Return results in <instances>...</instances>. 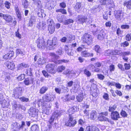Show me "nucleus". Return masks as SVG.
Returning a JSON list of instances; mask_svg holds the SVG:
<instances>
[{"mask_svg":"<svg viewBox=\"0 0 131 131\" xmlns=\"http://www.w3.org/2000/svg\"><path fill=\"white\" fill-rule=\"evenodd\" d=\"M26 126L25 123L24 121H22L21 122V124L20 126L19 129H23V128H24Z\"/></svg>","mask_w":131,"mask_h":131,"instance_id":"obj_62","label":"nucleus"},{"mask_svg":"<svg viewBox=\"0 0 131 131\" xmlns=\"http://www.w3.org/2000/svg\"><path fill=\"white\" fill-rule=\"evenodd\" d=\"M73 21L72 19H70L66 20L64 22V23L65 25H68L70 23H73Z\"/></svg>","mask_w":131,"mask_h":131,"instance_id":"obj_43","label":"nucleus"},{"mask_svg":"<svg viewBox=\"0 0 131 131\" xmlns=\"http://www.w3.org/2000/svg\"><path fill=\"white\" fill-rule=\"evenodd\" d=\"M123 5L124 6H126L128 9H131V1H125Z\"/></svg>","mask_w":131,"mask_h":131,"instance_id":"obj_24","label":"nucleus"},{"mask_svg":"<svg viewBox=\"0 0 131 131\" xmlns=\"http://www.w3.org/2000/svg\"><path fill=\"white\" fill-rule=\"evenodd\" d=\"M8 53L9 54L10 59L12 57H13L14 54V52L13 51H9V53Z\"/></svg>","mask_w":131,"mask_h":131,"instance_id":"obj_57","label":"nucleus"},{"mask_svg":"<svg viewBox=\"0 0 131 131\" xmlns=\"http://www.w3.org/2000/svg\"><path fill=\"white\" fill-rule=\"evenodd\" d=\"M85 48L86 47L84 45H81V47H79L76 49L75 52H80L83 50V48Z\"/></svg>","mask_w":131,"mask_h":131,"instance_id":"obj_36","label":"nucleus"},{"mask_svg":"<svg viewBox=\"0 0 131 131\" xmlns=\"http://www.w3.org/2000/svg\"><path fill=\"white\" fill-rule=\"evenodd\" d=\"M37 62L39 64L41 65L45 63L46 61L45 59L43 57H42L39 58Z\"/></svg>","mask_w":131,"mask_h":131,"instance_id":"obj_28","label":"nucleus"},{"mask_svg":"<svg viewBox=\"0 0 131 131\" xmlns=\"http://www.w3.org/2000/svg\"><path fill=\"white\" fill-rule=\"evenodd\" d=\"M6 66L8 69L13 70L15 68V65L13 61H7L5 63Z\"/></svg>","mask_w":131,"mask_h":131,"instance_id":"obj_14","label":"nucleus"},{"mask_svg":"<svg viewBox=\"0 0 131 131\" xmlns=\"http://www.w3.org/2000/svg\"><path fill=\"white\" fill-rule=\"evenodd\" d=\"M4 5L5 7L6 8L9 9L10 8L11 4L8 1H6L4 3Z\"/></svg>","mask_w":131,"mask_h":131,"instance_id":"obj_48","label":"nucleus"},{"mask_svg":"<svg viewBox=\"0 0 131 131\" xmlns=\"http://www.w3.org/2000/svg\"><path fill=\"white\" fill-rule=\"evenodd\" d=\"M65 67L63 66H59L57 69V71L58 72H62L65 69Z\"/></svg>","mask_w":131,"mask_h":131,"instance_id":"obj_38","label":"nucleus"},{"mask_svg":"<svg viewBox=\"0 0 131 131\" xmlns=\"http://www.w3.org/2000/svg\"><path fill=\"white\" fill-rule=\"evenodd\" d=\"M97 117V113L95 111H92L91 113L90 118L91 119L94 120Z\"/></svg>","mask_w":131,"mask_h":131,"instance_id":"obj_30","label":"nucleus"},{"mask_svg":"<svg viewBox=\"0 0 131 131\" xmlns=\"http://www.w3.org/2000/svg\"><path fill=\"white\" fill-rule=\"evenodd\" d=\"M34 79L32 77L26 79L24 81V83L26 85H28L30 84H32L34 82Z\"/></svg>","mask_w":131,"mask_h":131,"instance_id":"obj_15","label":"nucleus"},{"mask_svg":"<svg viewBox=\"0 0 131 131\" xmlns=\"http://www.w3.org/2000/svg\"><path fill=\"white\" fill-rule=\"evenodd\" d=\"M54 65L53 64L48 63L46 66V70L49 73L54 74L56 73V71L54 69Z\"/></svg>","mask_w":131,"mask_h":131,"instance_id":"obj_9","label":"nucleus"},{"mask_svg":"<svg viewBox=\"0 0 131 131\" xmlns=\"http://www.w3.org/2000/svg\"><path fill=\"white\" fill-rule=\"evenodd\" d=\"M113 54H119L122 53V52L121 50H113Z\"/></svg>","mask_w":131,"mask_h":131,"instance_id":"obj_51","label":"nucleus"},{"mask_svg":"<svg viewBox=\"0 0 131 131\" xmlns=\"http://www.w3.org/2000/svg\"><path fill=\"white\" fill-rule=\"evenodd\" d=\"M31 131H39V127L37 125H33L31 128Z\"/></svg>","mask_w":131,"mask_h":131,"instance_id":"obj_33","label":"nucleus"},{"mask_svg":"<svg viewBox=\"0 0 131 131\" xmlns=\"http://www.w3.org/2000/svg\"><path fill=\"white\" fill-rule=\"evenodd\" d=\"M48 29L49 32L51 34H52L55 30L54 25L48 26Z\"/></svg>","mask_w":131,"mask_h":131,"instance_id":"obj_37","label":"nucleus"},{"mask_svg":"<svg viewBox=\"0 0 131 131\" xmlns=\"http://www.w3.org/2000/svg\"><path fill=\"white\" fill-rule=\"evenodd\" d=\"M0 17H2L7 23H11L13 20V18L11 16L7 14H3L0 13Z\"/></svg>","mask_w":131,"mask_h":131,"instance_id":"obj_8","label":"nucleus"},{"mask_svg":"<svg viewBox=\"0 0 131 131\" xmlns=\"http://www.w3.org/2000/svg\"><path fill=\"white\" fill-rule=\"evenodd\" d=\"M59 6L60 7L63 8H64L66 7V4L64 2H62L60 3Z\"/></svg>","mask_w":131,"mask_h":131,"instance_id":"obj_59","label":"nucleus"},{"mask_svg":"<svg viewBox=\"0 0 131 131\" xmlns=\"http://www.w3.org/2000/svg\"><path fill=\"white\" fill-rule=\"evenodd\" d=\"M16 54L17 56L20 55L23 56L24 55V53L23 52V51L20 49H17L16 50Z\"/></svg>","mask_w":131,"mask_h":131,"instance_id":"obj_31","label":"nucleus"},{"mask_svg":"<svg viewBox=\"0 0 131 131\" xmlns=\"http://www.w3.org/2000/svg\"><path fill=\"white\" fill-rule=\"evenodd\" d=\"M100 116L98 117V119L99 120L101 121H108V122L110 121V120L108 119L107 118L101 115L100 114Z\"/></svg>","mask_w":131,"mask_h":131,"instance_id":"obj_25","label":"nucleus"},{"mask_svg":"<svg viewBox=\"0 0 131 131\" xmlns=\"http://www.w3.org/2000/svg\"><path fill=\"white\" fill-rule=\"evenodd\" d=\"M37 47L39 49H44L46 47V44L43 38L38 39L36 41Z\"/></svg>","mask_w":131,"mask_h":131,"instance_id":"obj_7","label":"nucleus"},{"mask_svg":"<svg viewBox=\"0 0 131 131\" xmlns=\"http://www.w3.org/2000/svg\"><path fill=\"white\" fill-rule=\"evenodd\" d=\"M30 116L32 117H35L37 115L38 110L34 108H31L28 111Z\"/></svg>","mask_w":131,"mask_h":131,"instance_id":"obj_12","label":"nucleus"},{"mask_svg":"<svg viewBox=\"0 0 131 131\" xmlns=\"http://www.w3.org/2000/svg\"><path fill=\"white\" fill-rule=\"evenodd\" d=\"M28 4V3L27 0H22V5L25 8L27 7Z\"/></svg>","mask_w":131,"mask_h":131,"instance_id":"obj_39","label":"nucleus"},{"mask_svg":"<svg viewBox=\"0 0 131 131\" xmlns=\"http://www.w3.org/2000/svg\"><path fill=\"white\" fill-rule=\"evenodd\" d=\"M93 26L96 28V30L95 31V32L96 34H99L97 39L100 40H103L105 36L104 30L100 27H96L95 25H94Z\"/></svg>","mask_w":131,"mask_h":131,"instance_id":"obj_2","label":"nucleus"},{"mask_svg":"<svg viewBox=\"0 0 131 131\" xmlns=\"http://www.w3.org/2000/svg\"><path fill=\"white\" fill-rule=\"evenodd\" d=\"M125 69L127 70L130 69V66L129 64L127 63H125L124 64Z\"/></svg>","mask_w":131,"mask_h":131,"instance_id":"obj_63","label":"nucleus"},{"mask_svg":"<svg viewBox=\"0 0 131 131\" xmlns=\"http://www.w3.org/2000/svg\"><path fill=\"white\" fill-rule=\"evenodd\" d=\"M47 24L48 25V26H52V25H54L53 22L51 19H49L47 20Z\"/></svg>","mask_w":131,"mask_h":131,"instance_id":"obj_45","label":"nucleus"},{"mask_svg":"<svg viewBox=\"0 0 131 131\" xmlns=\"http://www.w3.org/2000/svg\"><path fill=\"white\" fill-rule=\"evenodd\" d=\"M47 25L46 23L42 22V23H40L37 24V27L39 29L44 30L46 28Z\"/></svg>","mask_w":131,"mask_h":131,"instance_id":"obj_20","label":"nucleus"},{"mask_svg":"<svg viewBox=\"0 0 131 131\" xmlns=\"http://www.w3.org/2000/svg\"><path fill=\"white\" fill-rule=\"evenodd\" d=\"M32 69L31 68H29L26 70V71L25 72L26 74L27 75H31L32 74L31 71Z\"/></svg>","mask_w":131,"mask_h":131,"instance_id":"obj_41","label":"nucleus"},{"mask_svg":"<svg viewBox=\"0 0 131 131\" xmlns=\"http://www.w3.org/2000/svg\"><path fill=\"white\" fill-rule=\"evenodd\" d=\"M82 38L83 42L87 43L88 45H91L92 43V37L90 34H85Z\"/></svg>","mask_w":131,"mask_h":131,"instance_id":"obj_3","label":"nucleus"},{"mask_svg":"<svg viewBox=\"0 0 131 131\" xmlns=\"http://www.w3.org/2000/svg\"><path fill=\"white\" fill-rule=\"evenodd\" d=\"M114 13L115 18L118 20L120 21L124 18V13L121 10L115 11Z\"/></svg>","mask_w":131,"mask_h":131,"instance_id":"obj_5","label":"nucleus"},{"mask_svg":"<svg viewBox=\"0 0 131 131\" xmlns=\"http://www.w3.org/2000/svg\"><path fill=\"white\" fill-rule=\"evenodd\" d=\"M21 88H15L14 90L13 96L16 98H18L21 95Z\"/></svg>","mask_w":131,"mask_h":131,"instance_id":"obj_11","label":"nucleus"},{"mask_svg":"<svg viewBox=\"0 0 131 131\" xmlns=\"http://www.w3.org/2000/svg\"><path fill=\"white\" fill-rule=\"evenodd\" d=\"M92 131H99V128L95 126H92Z\"/></svg>","mask_w":131,"mask_h":131,"instance_id":"obj_64","label":"nucleus"},{"mask_svg":"<svg viewBox=\"0 0 131 131\" xmlns=\"http://www.w3.org/2000/svg\"><path fill=\"white\" fill-rule=\"evenodd\" d=\"M77 110V107L74 106L71 108H70L68 110V112L69 114V116L70 115L74 113V112L76 111Z\"/></svg>","mask_w":131,"mask_h":131,"instance_id":"obj_23","label":"nucleus"},{"mask_svg":"<svg viewBox=\"0 0 131 131\" xmlns=\"http://www.w3.org/2000/svg\"><path fill=\"white\" fill-rule=\"evenodd\" d=\"M100 2L102 5H107L112 4V0H100Z\"/></svg>","mask_w":131,"mask_h":131,"instance_id":"obj_19","label":"nucleus"},{"mask_svg":"<svg viewBox=\"0 0 131 131\" xmlns=\"http://www.w3.org/2000/svg\"><path fill=\"white\" fill-rule=\"evenodd\" d=\"M47 87L43 86L39 90V93L42 94H44L48 90Z\"/></svg>","mask_w":131,"mask_h":131,"instance_id":"obj_32","label":"nucleus"},{"mask_svg":"<svg viewBox=\"0 0 131 131\" xmlns=\"http://www.w3.org/2000/svg\"><path fill=\"white\" fill-rule=\"evenodd\" d=\"M69 117L68 121L66 123L65 125L70 127H73L77 123V122L73 117L71 116H69Z\"/></svg>","mask_w":131,"mask_h":131,"instance_id":"obj_6","label":"nucleus"},{"mask_svg":"<svg viewBox=\"0 0 131 131\" xmlns=\"http://www.w3.org/2000/svg\"><path fill=\"white\" fill-rule=\"evenodd\" d=\"M84 94V93L82 92L80 94H79L77 96L76 99L78 102H81L83 100Z\"/></svg>","mask_w":131,"mask_h":131,"instance_id":"obj_22","label":"nucleus"},{"mask_svg":"<svg viewBox=\"0 0 131 131\" xmlns=\"http://www.w3.org/2000/svg\"><path fill=\"white\" fill-rule=\"evenodd\" d=\"M121 28L122 29H128L129 28V26L127 25H123L121 26Z\"/></svg>","mask_w":131,"mask_h":131,"instance_id":"obj_52","label":"nucleus"},{"mask_svg":"<svg viewBox=\"0 0 131 131\" xmlns=\"http://www.w3.org/2000/svg\"><path fill=\"white\" fill-rule=\"evenodd\" d=\"M49 55L50 57L51 61L54 62L59 57V56L54 53H51Z\"/></svg>","mask_w":131,"mask_h":131,"instance_id":"obj_17","label":"nucleus"},{"mask_svg":"<svg viewBox=\"0 0 131 131\" xmlns=\"http://www.w3.org/2000/svg\"><path fill=\"white\" fill-rule=\"evenodd\" d=\"M116 108V104L112 106H110L109 107V111L110 112H113Z\"/></svg>","mask_w":131,"mask_h":131,"instance_id":"obj_47","label":"nucleus"},{"mask_svg":"<svg viewBox=\"0 0 131 131\" xmlns=\"http://www.w3.org/2000/svg\"><path fill=\"white\" fill-rule=\"evenodd\" d=\"M65 50L69 56H73L74 54L73 51L72 50H68V47L67 46H66L65 48Z\"/></svg>","mask_w":131,"mask_h":131,"instance_id":"obj_34","label":"nucleus"},{"mask_svg":"<svg viewBox=\"0 0 131 131\" xmlns=\"http://www.w3.org/2000/svg\"><path fill=\"white\" fill-rule=\"evenodd\" d=\"M61 112L57 110L55 111L49 121V122L50 124H51L54 119H57L59 116H60L61 113Z\"/></svg>","mask_w":131,"mask_h":131,"instance_id":"obj_4","label":"nucleus"},{"mask_svg":"<svg viewBox=\"0 0 131 131\" xmlns=\"http://www.w3.org/2000/svg\"><path fill=\"white\" fill-rule=\"evenodd\" d=\"M121 115L123 117H126L127 115L126 113L124 111L122 110L120 113Z\"/></svg>","mask_w":131,"mask_h":131,"instance_id":"obj_50","label":"nucleus"},{"mask_svg":"<svg viewBox=\"0 0 131 131\" xmlns=\"http://www.w3.org/2000/svg\"><path fill=\"white\" fill-rule=\"evenodd\" d=\"M43 101H44L49 102L53 100V97L48 94L44 95L42 97Z\"/></svg>","mask_w":131,"mask_h":131,"instance_id":"obj_13","label":"nucleus"},{"mask_svg":"<svg viewBox=\"0 0 131 131\" xmlns=\"http://www.w3.org/2000/svg\"><path fill=\"white\" fill-rule=\"evenodd\" d=\"M36 18V17L34 16H31L30 19L29 21V24H32L35 21V19Z\"/></svg>","mask_w":131,"mask_h":131,"instance_id":"obj_44","label":"nucleus"},{"mask_svg":"<svg viewBox=\"0 0 131 131\" xmlns=\"http://www.w3.org/2000/svg\"><path fill=\"white\" fill-rule=\"evenodd\" d=\"M84 73L88 77H90L91 75V73L87 69L84 70Z\"/></svg>","mask_w":131,"mask_h":131,"instance_id":"obj_46","label":"nucleus"},{"mask_svg":"<svg viewBox=\"0 0 131 131\" xmlns=\"http://www.w3.org/2000/svg\"><path fill=\"white\" fill-rule=\"evenodd\" d=\"M126 38L127 41H130L131 40V34H128L126 36Z\"/></svg>","mask_w":131,"mask_h":131,"instance_id":"obj_58","label":"nucleus"},{"mask_svg":"<svg viewBox=\"0 0 131 131\" xmlns=\"http://www.w3.org/2000/svg\"><path fill=\"white\" fill-rule=\"evenodd\" d=\"M113 50H108L106 51L105 54L106 56H110L113 55Z\"/></svg>","mask_w":131,"mask_h":131,"instance_id":"obj_42","label":"nucleus"},{"mask_svg":"<svg viewBox=\"0 0 131 131\" xmlns=\"http://www.w3.org/2000/svg\"><path fill=\"white\" fill-rule=\"evenodd\" d=\"M85 131H92V126L87 127L85 129Z\"/></svg>","mask_w":131,"mask_h":131,"instance_id":"obj_60","label":"nucleus"},{"mask_svg":"<svg viewBox=\"0 0 131 131\" xmlns=\"http://www.w3.org/2000/svg\"><path fill=\"white\" fill-rule=\"evenodd\" d=\"M94 67L95 66H94L93 64H91L88 66L87 68L88 69L91 70L93 68H94Z\"/></svg>","mask_w":131,"mask_h":131,"instance_id":"obj_61","label":"nucleus"},{"mask_svg":"<svg viewBox=\"0 0 131 131\" xmlns=\"http://www.w3.org/2000/svg\"><path fill=\"white\" fill-rule=\"evenodd\" d=\"M20 99L21 101L24 102H27L29 101V99L28 98H26L24 97H20Z\"/></svg>","mask_w":131,"mask_h":131,"instance_id":"obj_49","label":"nucleus"},{"mask_svg":"<svg viewBox=\"0 0 131 131\" xmlns=\"http://www.w3.org/2000/svg\"><path fill=\"white\" fill-rule=\"evenodd\" d=\"M112 118L114 120H116L119 118V115L118 112L117 111L112 112L111 113Z\"/></svg>","mask_w":131,"mask_h":131,"instance_id":"obj_16","label":"nucleus"},{"mask_svg":"<svg viewBox=\"0 0 131 131\" xmlns=\"http://www.w3.org/2000/svg\"><path fill=\"white\" fill-rule=\"evenodd\" d=\"M81 6L80 3H77L74 7L75 9H79L81 7Z\"/></svg>","mask_w":131,"mask_h":131,"instance_id":"obj_56","label":"nucleus"},{"mask_svg":"<svg viewBox=\"0 0 131 131\" xmlns=\"http://www.w3.org/2000/svg\"><path fill=\"white\" fill-rule=\"evenodd\" d=\"M57 39L56 37L53 38L52 41L49 40L47 41V48L50 50L54 49L57 44Z\"/></svg>","mask_w":131,"mask_h":131,"instance_id":"obj_1","label":"nucleus"},{"mask_svg":"<svg viewBox=\"0 0 131 131\" xmlns=\"http://www.w3.org/2000/svg\"><path fill=\"white\" fill-rule=\"evenodd\" d=\"M87 18L86 16L80 15H78L77 18V21L78 23L83 24L86 21Z\"/></svg>","mask_w":131,"mask_h":131,"instance_id":"obj_10","label":"nucleus"},{"mask_svg":"<svg viewBox=\"0 0 131 131\" xmlns=\"http://www.w3.org/2000/svg\"><path fill=\"white\" fill-rule=\"evenodd\" d=\"M98 78L101 80H103L105 78L104 76L101 74H97Z\"/></svg>","mask_w":131,"mask_h":131,"instance_id":"obj_55","label":"nucleus"},{"mask_svg":"<svg viewBox=\"0 0 131 131\" xmlns=\"http://www.w3.org/2000/svg\"><path fill=\"white\" fill-rule=\"evenodd\" d=\"M51 104H49V106L48 107L46 106V109L44 111V113H45L46 114L48 115L50 113V108L51 106Z\"/></svg>","mask_w":131,"mask_h":131,"instance_id":"obj_27","label":"nucleus"},{"mask_svg":"<svg viewBox=\"0 0 131 131\" xmlns=\"http://www.w3.org/2000/svg\"><path fill=\"white\" fill-rule=\"evenodd\" d=\"M67 37L68 38L67 41L68 43L71 42L72 41L75 39V37L74 35L69 34H67Z\"/></svg>","mask_w":131,"mask_h":131,"instance_id":"obj_21","label":"nucleus"},{"mask_svg":"<svg viewBox=\"0 0 131 131\" xmlns=\"http://www.w3.org/2000/svg\"><path fill=\"white\" fill-rule=\"evenodd\" d=\"M109 69L111 72L114 71L115 69V66L113 64H111L109 66Z\"/></svg>","mask_w":131,"mask_h":131,"instance_id":"obj_54","label":"nucleus"},{"mask_svg":"<svg viewBox=\"0 0 131 131\" xmlns=\"http://www.w3.org/2000/svg\"><path fill=\"white\" fill-rule=\"evenodd\" d=\"M25 78V75L24 74H21L20 75L18 76L17 78L18 80H23Z\"/></svg>","mask_w":131,"mask_h":131,"instance_id":"obj_53","label":"nucleus"},{"mask_svg":"<svg viewBox=\"0 0 131 131\" xmlns=\"http://www.w3.org/2000/svg\"><path fill=\"white\" fill-rule=\"evenodd\" d=\"M81 55L84 57H88L90 56H93V53H90L88 52L87 51H82L81 52Z\"/></svg>","mask_w":131,"mask_h":131,"instance_id":"obj_18","label":"nucleus"},{"mask_svg":"<svg viewBox=\"0 0 131 131\" xmlns=\"http://www.w3.org/2000/svg\"><path fill=\"white\" fill-rule=\"evenodd\" d=\"M80 85L77 82H75L74 85L73 87V92L75 93H77L79 88Z\"/></svg>","mask_w":131,"mask_h":131,"instance_id":"obj_29","label":"nucleus"},{"mask_svg":"<svg viewBox=\"0 0 131 131\" xmlns=\"http://www.w3.org/2000/svg\"><path fill=\"white\" fill-rule=\"evenodd\" d=\"M34 2V3L37 4V6L38 8H40L42 7L41 2L40 0H32Z\"/></svg>","mask_w":131,"mask_h":131,"instance_id":"obj_35","label":"nucleus"},{"mask_svg":"<svg viewBox=\"0 0 131 131\" xmlns=\"http://www.w3.org/2000/svg\"><path fill=\"white\" fill-rule=\"evenodd\" d=\"M1 104L2 107L3 108H7L9 104L8 102H7L5 99L2 101V102H1Z\"/></svg>","mask_w":131,"mask_h":131,"instance_id":"obj_26","label":"nucleus"},{"mask_svg":"<svg viewBox=\"0 0 131 131\" xmlns=\"http://www.w3.org/2000/svg\"><path fill=\"white\" fill-rule=\"evenodd\" d=\"M94 49L98 53H100L101 51V49L99 45H96L95 46L94 48Z\"/></svg>","mask_w":131,"mask_h":131,"instance_id":"obj_40","label":"nucleus"}]
</instances>
